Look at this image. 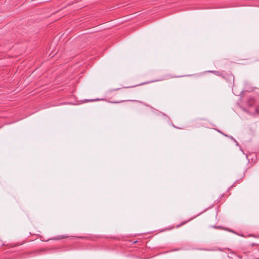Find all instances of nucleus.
Masks as SVG:
<instances>
[{
	"label": "nucleus",
	"mask_w": 259,
	"mask_h": 259,
	"mask_svg": "<svg viewBox=\"0 0 259 259\" xmlns=\"http://www.w3.org/2000/svg\"><path fill=\"white\" fill-rule=\"evenodd\" d=\"M192 220V219H189V220H188L187 221H185L182 222L180 224L177 225L176 226V228H178L180 227L181 226L186 224V223H187L188 222H189V221H190Z\"/></svg>",
	"instance_id": "nucleus-2"
},
{
	"label": "nucleus",
	"mask_w": 259,
	"mask_h": 259,
	"mask_svg": "<svg viewBox=\"0 0 259 259\" xmlns=\"http://www.w3.org/2000/svg\"><path fill=\"white\" fill-rule=\"evenodd\" d=\"M90 101H93V100H90Z\"/></svg>",
	"instance_id": "nucleus-11"
},
{
	"label": "nucleus",
	"mask_w": 259,
	"mask_h": 259,
	"mask_svg": "<svg viewBox=\"0 0 259 259\" xmlns=\"http://www.w3.org/2000/svg\"><path fill=\"white\" fill-rule=\"evenodd\" d=\"M173 228H174V226H172L168 229H165L164 230H169L172 229Z\"/></svg>",
	"instance_id": "nucleus-6"
},
{
	"label": "nucleus",
	"mask_w": 259,
	"mask_h": 259,
	"mask_svg": "<svg viewBox=\"0 0 259 259\" xmlns=\"http://www.w3.org/2000/svg\"><path fill=\"white\" fill-rule=\"evenodd\" d=\"M238 257L239 258H242V256L241 255H238Z\"/></svg>",
	"instance_id": "nucleus-8"
},
{
	"label": "nucleus",
	"mask_w": 259,
	"mask_h": 259,
	"mask_svg": "<svg viewBox=\"0 0 259 259\" xmlns=\"http://www.w3.org/2000/svg\"><path fill=\"white\" fill-rule=\"evenodd\" d=\"M230 138L233 140V141H234V142H235L236 143V145H238V142L234 138H233L232 137H230Z\"/></svg>",
	"instance_id": "nucleus-4"
},
{
	"label": "nucleus",
	"mask_w": 259,
	"mask_h": 259,
	"mask_svg": "<svg viewBox=\"0 0 259 259\" xmlns=\"http://www.w3.org/2000/svg\"><path fill=\"white\" fill-rule=\"evenodd\" d=\"M66 236H63L62 238H66Z\"/></svg>",
	"instance_id": "nucleus-10"
},
{
	"label": "nucleus",
	"mask_w": 259,
	"mask_h": 259,
	"mask_svg": "<svg viewBox=\"0 0 259 259\" xmlns=\"http://www.w3.org/2000/svg\"><path fill=\"white\" fill-rule=\"evenodd\" d=\"M222 77L226 79L230 84H234V76L231 72L223 73Z\"/></svg>",
	"instance_id": "nucleus-1"
},
{
	"label": "nucleus",
	"mask_w": 259,
	"mask_h": 259,
	"mask_svg": "<svg viewBox=\"0 0 259 259\" xmlns=\"http://www.w3.org/2000/svg\"><path fill=\"white\" fill-rule=\"evenodd\" d=\"M209 72L213 73L217 75L221 76L222 77L223 73L218 71H209Z\"/></svg>",
	"instance_id": "nucleus-3"
},
{
	"label": "nucleus",
	"mask_w": 259,
	"mask_h": 259,
	"mask_svg": "<svg viewBox=\"0 0 259 259\" xmlns=\"http://www.w3.org/2000/svg\"><path fill=\"white\" fill-rule=\"evenodd\" d=\"M124 101H115V102H110L112 103H119L121 102H123Z\"/></svg>",
	"instance_id": "nucleus-5"
},
{
	"label": "nucleus",
	"mask_w": 259,
	"mask_h": 259,
	"mask_svg": "<svg viewBox=\"0 0 259 259\" xmlns=\"http://www.w3.org/2000/svg\"><path fill=\"white\" fill-rule=\"evenodd\" d=\"M213 227L214 228H219L220 227V226H213Z\"/></svg>",
	"instance_id": "nucleus-7"
},
{
	"label": "nucleus",
	"mask_w": 259,
	"mask_h": 259,
	"mask_svg": "<svg viewBox=\"0 0 259 259\" xmlns=\"http://www.w3.org/2000/svg\"><path fill=\"white\" fill-rule=\"evenodd\" d=\"M225 136H227V137H228L227 135H225V134H223Z\"/></svg>",
	"instance_id": "nucleus-9"
}]
</instances>
